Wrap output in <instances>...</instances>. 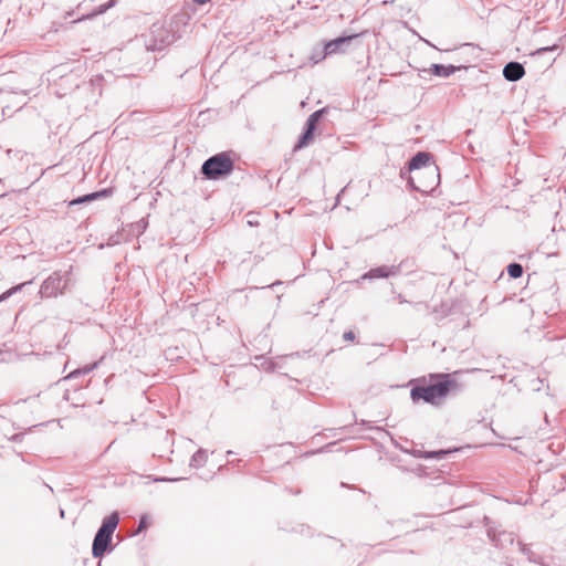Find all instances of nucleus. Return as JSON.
<instances>
[{"label":"nucleus","instance_id":"obj_1","mask_svg":"<svg viewBox=\"0 0 566 566\" xmlns=\"http://www.w3.org/2000/svg\"><path fill=\"white\" fill-rule=\"evenodd\" d=\"M461 389L460 384L452 378L451 374H429L428 378L422 377L416 380L410 390V398L413 402L423 401L432 406H440L444 399Z\"/></svg>","mask_w":566,"mask_h":566},{"label":"nucleus","instance_id":"obj_2","mask_svg":"<svg viewBox=\"0 0 566 566\" xmlns=\"http://www.w3.org/2000/svg\"><path fill=\"white\" fill-rule=\"evenodd\" d=\"M409 187L419 192H430L440 184L439 167L432 154L418 151L408 160Z\"/></svg>","mask_w":566,"mask_h":566},{"label":"nucleus","instance_id":"obj_3","mask_svg":"<svg viewBox=\"0 0 566 566\" xmlns=\"http://www.w3.org/2000/svg\"><path fill=\"white\" fill-rule=\"evenodd\" d=\"M235 168L234 159L230 151H221L207 158L200 168L205 180H224L232 175Z\"/></svg>","mask_w":566,"mask_h":566},{"label":"nucleus","instance_id":"obj_4","mask_svg":"<svg viewBox=\"0 0 566 566\" xmlns=\"http://www.w3.org/2000/svg\"><path fill=\"white\" fill-rule=\"evenodd\" d=\"M118 523L119 514L117 512H113L103 518L93 539V557L102 558L106 553H111L113 551L114 547L112 545V539Z\"/></svg>","mask_w":566,"mask_h":566},{"label":"nucleus","instance_id":"obj_5","mask_svg":"<svg viewBox=\"0 0 566 566\" xmlns=\"http://www.w3.org/2000/svg\"><path fill=\"white\" fill-rule=\"evenodd\" d=\"M72 276V266L67 271H54L41 284L39 294L41 297H57L65 293Z\"/></svg>","mask_w":566,"mask_h":566},{"label":"nucleus","instance_id":"obj_6","mask_svg":"<svg viewBox=\"0 0 566 566\" xmlns=\"http://www.w3.org/2000/svg\"><path fill=\"white\" fill-rule=\"evenodd\" d=\"M178 36L171 30V28H167L161 23H154L150 28L149 40L147 42V48L151 51H161L166 46L174 43Z\"/></svg>","mask_w":566,"mask_h":566},{"label":"nucleus","instance_id":"obj_7","mask_svg":"<svg viewBox=\"0 0 566 566\" xmlns=\"http://www.w3.org/2000/svg\"><path fill=\"white\" fill-rule=\"evenodd\" d=\"M355 38H357V34L340 35L338 38L327 41L324 44L322 54L319 56L313 55L312 60L314 61V63H317L327 55L344 52Z\"/></svg>","mask_w":566,"mask_h":566},{"label":"nucleus","instance_id":"obj_8","mask_svg":"<svg viewBox=\"0 0 566 566\" xmlns=\"http://www.w3.org/2000/svg\"><path fill=\"white\" fill-rule=\"evenodd\" d=\"M408 263V261H401L397 265H380L370 269L369 271L365 272L360 280H375V279H388L391 276H397L400 274L402 268Z\"/></svg>","mask_w":566,"mask_h":566},{"label":"nucleus","instance_id":"obj_9","mask_svg":"<svg viewBox=\"0 0 566 566\" xmlns=\"http://www.w3.org/2000/svg\"><path fill=\"white\" fill-rule=\"evenodd\" d=\"M112 195V189L111 188H104V189H101V190H97V191H94V192H90V193H86V195H83V196H78L72 200L69 201V207H73V206H80V205H84V203H91L95 200H98V199H102V198H107Z\"/></svg>","mask_w":566,"mask_h":566},{"label":"nucleus","instance_id":"obj_10","mask_svg":"<svg viewBox=\"0 0 566 566\" xmlns=\"http://www.w3.org/2000/svg\"><path fill=\"white\" fill-rule=\"evenodd\" d=\"M464 69L462 65H444L439 63H433L429 69L422 70L423 73H429L431 75L438 76V77H449L452 74H454L457 71H460Z\"/></svg>","mask_w":566,"mask_h":566},{"label":"nucleus","instance_id":"obj_11","mask_svg":"<svg viewBox=\"0 0 566 566\" xmlns=\"http://www.w3.org/2000/svg\"><path fill=\"white\" fill-rule=\"evenodd\" d=\"M525 74V69L522 63L516 61H511L506 63L503 67V76L509 82H517Z\"/></svg>","mask_w":566,"mask_h":566},{"label":"nucleus","instance_id":"obj_12","mask_svg":"<svg viewBox=\"0 0 566 566\" xmlns=\"http://www.w3.org/2000/svg\"><path fill=\"white\" fill-rule=\"evenodd\" d=\"M316 130L312 125L305 123L303 126V130L298 136L296 144L294 145V150H300L302 148L307 147L314 139Z\"/></svg>","mask_w":566,"mask_h":566},{"label":"nucleus","instance_id":"obj_13","mask_svg":"<svg viewBox=\"0 0 566 566\" xmlns=\"http://www.w3.org/2000/svg\"><path fill=\"white\" fill-rule=\"evenodd\" d=\"M450 450H436V451H412V455L419 459H436L441 460L447 454H449Z\"/></svg>","mask_w":566,"mask_h":566},{"label":"nucleus","instance_id":"obj_14","mask_svg":"<svg viewBox=\"0 0 566 566\" xmlns=\"http://www.w3.org/2000/svg\"><path fill=\"white\" fill-rule=\"evenodd\" d=\"M207 461H208L207 450H205V449H199V450H197V451L192 454V457H191V459H190V463H189V465H190L191 468H196V469H198V468L203 467V465L207 463Z\"/></svg>","mask_w":566,"mask_h":566},{"label":"nucleus","instance_id":"obj_15","mask_svg":"<svg viewBox=\"0 0 566 566\" xmlns=\"http://www.w3.org/2000/svg\"><path fill=\"white\" fill-rule=\"evenodd\" d=\"M328 111H329L328 107H323L321 109H317V111L313 112L307 117L305 123L312 125L315 129H317V125L323 120V118L326 116Z\"/></svg>","mask_w":566,"mask_h":566},{"label":"nucleus","instance_id":"obj_16","mask_svg":"<svg viewBox=\"0 0 566 566\" xmlns=\"http://www.w3.org/2000/svg\"><path fill=\"white\" fill-rule=\"evenodd\" d=\"M102 81H103L102 76H95V77L91 78V81L88 83H84L82 86L76 85V88L78 91L98 90V94H101Z\"/></svg>","mask_w":566,"mask_h":566},{"label":"nucleus","instance_id":"obj_17","mask_svg":"<svg viewBox=\"0 0 566 566\" xmlns=\"http://www.w3.org/2000/svg\"><path fill=\"white\" fill-rule=\"evenodd\" d=\"M32 283V281L23 282L21 284L14 285L11 289L7 290L0 295V303L7 301L9 297L20 292L25 285Z\"/></svg>","mask_w":566,"mask_h":566},{"label":"nucleus","instance_id":"obj_18","mask_svg":"<svg viewBox=\"0 0 566 566\" xmlns=\"http://www.w3.org/2000/svg\"><path fill=\"white\" fill-rule=\"evenodd\" d=\"M507 274L512 279H518L523 275V266L517 262H512L506 268Z\"/></svg>","mask_w":566,"mask_h":566},{"label":"nucleus","instance_id":"obj_19","mask_svg":"<svg viewBox=\"0 0 566 566\" xmlns=\"http://www.w3.org/2000/svg\"><path fill=\"white\" fill-rule=\"evenodd\" d=\"M552 350L560 352L563 355L566 356V337H559L552 340Z\"/></svg>","mask_w":566,"mask_h":566},{"label":"nucleus","instance_id":"obj_20","mask_svg":"<svg viewBox=\"0 0 566 566\" xmlns=\"http://www.w3.org/2000/svg\"><path fill=\"white\" fill-rule=\"evenodd\" d=\"M262 367L264 370L266 371H275L280 368V366L277 365V363H275L274 360L272 359H269V360H264L262 363Z\"/></svg>","mask_w":566,"mask_h":566},{"label":"nucleus","instance_id":"obj_21","mask_svg":"<svg viewBox=\"0 0 566 566\" xmlns=\"http://www.w3.org/2000/svg\"><path fill=\"white\" fill-rule=\"evenodd\" d=\"M95 367V365L93 366H86L85 368L83 369H77V370H73L72 373L69 374L67 378H74V377H77L78 375L81 374H87L90 373L91 370H93V368Z\"/></svg>","mask_w":566,"mask_h":566},{"label":"nucleus","instance_id":"obj_22","mask_svg":"<svg viewBox=\"0 0 566 566\" xmlns=\"http://www.w3.org/2000/svg\"><path fill=\"white\" fill-rule=\"evenodd\" d=\"M545 381V378H542V377H537L536 379H533L531 381V387L534 391H539L541 390V386L544 384Z\"/></svg>","mask_w":566,"mask_h":566},{"label":"nucleus","instance_id":"obj_23","mask_svg":"<svg viewBox=\"0 0 566 566\" xmlns=\"http://www.w3.org/2000/svg\"><path fill=\"white\" fill-rule=\"evenodd\" d=\"M520 545V549H521V553L525 556H527V558L530 560H533V552L531 551V548L526 545V544H523V543H518Z\"/></svg>","mask_w":566,"mask_h":566},{"label":"nucleus","instance_id":"obj_24","mask_svg":"<svg viewBox=\"0 0 566 566\" xmlns=\"http://www.w3.org/2000/svg\"><path fill=\"white\" fill-rule=\"evenodd\" d=\"M558 49L557 44L551 45V46H544L536 50V54H543L545 52H553Z\"/></svg>","mask_w":566,"mask_h":566},{"label":"nucleus","instance_id":"obj_25","mask_svg":"<svg viewBox=\"0 0 566 566\" xmlns=\"http://www.w3.org/2000/svg\"><path fill=\"white\" fill-rule=\"evenodd\" d=\"M147 525H148V523H147V516H146V515H143V516L140 517V520H139V523H138V530H137V531H138V533H139V532L145 531V530L147 528Z\"/></svg>","mask_w":566,"mask_h":566},{"label":"nucleus","instance_id":"obj_26","mask_svg":"<svg viewBox=\"0 0 566 566\" xmlns=\"http://www.w3.org/2000/svg\"><path fill=\"white\" fill-rule=\"evenodd\" d=\"M181 480H185V478H156L154 479L155 482H177V481H181Z\"/></svg>","mask_w":566,"mask_h":566},{"label":"nucleus","instance_id":"obj_27","mask_svg":"<svg viewBox=\"0 0 566 566\" xmlns=\"http://www.w3.org/2000/svg\"><path fill=\"white\" fill-rule=\"evenodd\" d=\"M410 176H413V174H409V172H408V165H407L406 167H403V168L400 170V177H401L402 179H406V180H407V182L409 184V177H410Z\"/></svg>","mask_w":566,"mask_h":566},{"label":"nucleus","instance_id":"obj_28","mask_svg":"<svg viewBox=\"0 0 566 566\" xmlns=\"http://www.w3.org/2000/svg\"><path fill=\"white\" fill-rule=\"evenodd\" d=\"M355 333L353 331H346L344 334H343V338L344 340L346 342H353L355 339Z\"/></svg>","mask_w":566,"mask_h":566},{"label":"nucleus","instance_id":"obj_29","mask_svg":"<svg viewBox=\"0 0 566 566\" xmlns=\"http://www.w3.org/2000/svg\"><path fill=\"white\" fill-rule=\"evenodd\" d=\"M108 10V8H106V3L104 4H101L93 14H91L92 17L94 15H98V14H103L105 13L106 11Z\"/></svg>","mask_w":566,"mask_h":566},{"label":"nucleus","instance_id":"obj_30","mask_svg":"<svg viewBox=\"0 0 566 566\" xmlns=\"http://www.w3.org/2000/svg\"><path fill=\"white\" fill-rule=\"evenodd\" d=\"M116 3H117V0H109L106 2V8L111 9V8L115 7Z\"/></svg>","mask_w":566,"mask_h":566},{"label":"nucleus","instance_id":"obj_31","mask_svg":"<svg viewBox=\"0 0 566 566\" xmlns=\"http://www.w3.org/2000/svg\"><path fill=\"white\" fill-rule=\"evenodd\" d=\"M398 300H399V303L403 304V303H408V301L401 295V294H398Z\"/></svg>","mask_w":566,"mask_h":566},{"label":"nucleus","instance_id":"obj_32","mask_svg":"<svg viewBox=\"0 0 566 566\" xmlns=\"http://www.w3.org/2000/svg\"><path fill=\"white\" fill-rule=\"evenodd\" d=\"M248 224H249V226H251V227H253V226H258V224H259V222H258L256 220L249 219V220H248Z\"/></svg>","mask_w":566,"mask_h":566},{"label":"nucleus","instance_id":"obj_33","mask_svg":"<svg viewBox=\"0 0 566 566\" xmlns=\"http://www.w3.org/2000/svg\"><path fill=\"white\" fill-rule=\"evenodd\" d=\"M210 0H193L195 3L197 4H205L207 2H209Z\"/></svg>","mask_w":566,"mask_h":566},{"label":"nucleus","instance_id":"obj_34","mask_svg":"<svg viewBox=\"0 0 566 566\" xmlns=\"http://www.w3.org/2000/svg\"><path fill=\"white\" fill-rule=\"evenodd\" d=\"M344 190H345V188H343V189L340 190V192L337 195V197H336V203H338V202H339L340 193H342V192H344Z\"/></svg>","mask_w":566,"mask_h":566},{"label":"nucleus","instance_id":"obj_35","mask_svg":"<svg viewBox=\"0 0 566 566\" xmlns=\"http://www.w3.org/2000/svg\"><path fill=\"white\" fill-rule=\"evenodd\" d=\"M283 283L281 281H276L275 283H273L271 286H280L282 285Z\"/></svg>","mask_w":566,"mask_h":566},{"label":"nucleus","instance_id":"obj_36","mask_svg":"<svg viewBox=\"0 0 566 566\" xmlns=\"http://www.w3.org/2000/svg\"><path fill=\"white\" fill-rule=\"evenodd\" d=\"M19 437H20L19 434H14V436L12 437V440H13V441H18V440H19Z\"/></svg>","mask_w":566,"mask_h":566},{"label":"nucleus","instance_id":"obj_37","mask_svg":"<svg viewBox=\"0 0 566 566\" xmlns=\"http://www.w3.org/2000/svg\"><path fill=\"white\" fill-rule=\"evenodd\" d=\"M421 180H428V176H427V175L421 174Z\"/></svg>","mask_w":566,"mask_h":566},{"label":"nucleus","instance_id":"obj_38","mask_svg":"<svg viewBox=\"0 0 566 566\" xmlns=\"http://www.w3.org/2000/svg\"><path fill=\"white\" fill-rule=\"evenodd\" d=\"M60 515H61V517H64V510H62V509L60 510Z\"/></svg>","mask_w":566,"mask_h":566},{"label":"nucleus","instance_id":"obj_39","mask_svg":"<svg viewBox=\"0 0 566 566\" xmlns=\"http://www.w3.org/2000/svg\"><path fill=\"white\" fill-rule=\"evenodd\" d=\"M260 359H263V357L262 356L255 357V360H260Z\"/></svg>","mask_w":566,"mask_h":566}]
</instances>
